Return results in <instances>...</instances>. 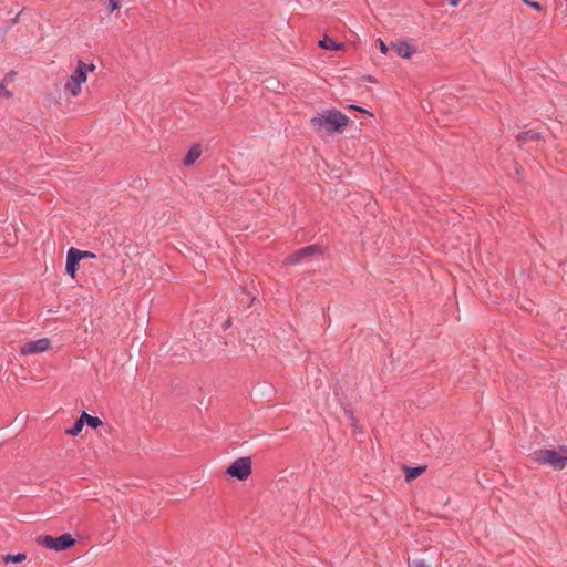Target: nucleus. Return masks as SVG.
<instances>
[{"mask_svg": "<svg viewBox=\"0 0 567 567\" xmlns=\"http://www.w3.org/2000/svg\"><path fill=\"white\" fill-rule=\"evenodd\" d=\"M350 123V118L336 109L327 110L311 117L310 125L316 132L329 134L342 132Z\"/></svg>", "mask_w": 567, "mask_h": 567, "instance_id": "obj_1", "label": "nucleus"}, {"mask_svg": "<svg viewBox=\"0 0 567 567\" xmlns=\"http://www.w3.org/2000/svg\"><path fill=\"white\" fill-rule=\"evenodd\" d=\"M539 465H548L554 470H563L567 465V445L555 449H538L530 454Z\"/></svg>", "mask_w": 567, "mask_h": 567, "instance_id": "obj_2", "label": "nucleus"}, {"mask_svg": "<svg viewBox=\"0 0 567 567\" xmlns=\"http://www.w3.org/2000/svg\"><path fill=\"white\" fill-rule=\"evenodd\" d=\"M94 70V64L85 63L82 60H79L75 70L64 83V92L68 93L71 97L79 96L82 91V84L87 81V74Z\"/></svg>", "mask_w": 567, "mask_h": 567, "instance_id": "obj_3", "label": "nucleus"}, {"mask_svg": "<svg viewBox=\"0 0 567 567\" xmlns=\"http://www.w3.org/2000/svg\"><path fill=\"white\" fill-rule=\"evenodd\" d=\"M37 544L54 551H64L75 545V538L69 533L61 534L56 537L52 535H41L38 536Z\"/></svg>", "mask_w": 567, "mask_h": 567, "instance_id": "obj_4", "label": "nucleus"}, {"mask_svg": "<svg viewBox=\"0 0 567 567\" xmlns=\"http://www.w3.org/2000/svg\"><path fill=\"white\" fill-rule=\"evenodd\" d=\"M251 458L243 456L228 465L226 474L238 481H246L251 475Z\"/></svg>", "mask_w": 567, "mask_h": 567, "instance_id": "obj_5", "label": "nucleus"}, {"mask_svg": "<svg viewBox=\"0 0 567 567\" xmlns=\"http://www.w3.org/2000/svg\"><path fill=\"white\" fill-rule=\"evenodd\" d=\"M51 350H52V348H51L50 340L47 338H43V339H40L37 341L27 342L21 349V354H33L37 352H45V351H51Z\"/></svg>", "mask_w": 567, "mask_h": 567, "instance_id": "obj_6", "label": "nucleus"}, {"mask_svg": "<svg viewBox=\"0 0 567 567\" xmlns=\"http://www.w3.org/2000/svg\"><path fill=\"white\" fill-rule=\"evenodd\" d=\"M81 261V250L76 248H70L66 254V266L65 270L72 278L75 277L79 262Z\"/></svg>", "mask_w": 567, "mask_h": 567, "instance_id": "obj_7", "label": "nucleus"}, {"mask_svg": "<svg viewBox=\"0 0 567 567\" xmlns=\"http://www.w3.org/2000/svg\"><path fill=\"white\" fill-rule=\"evenodd\" d=\"M427 468V465L409 466L403 465L402 471L404 473L405 482L410 483L422 475Z\"/></svg>", "mask_w": 567, "mask_h": 567, "instance_id": "obj_8", "label": "nucleus"}, {"mask_svg": "<svg viewBox=\"0 0 567 567\" xmlns=\"http://www.w3.org/2000/svg\"><path fill=\"white\" fill-rule=\"evenodd\" d=\"M317 250H318V248L316 246L305 247V248L298 250L297 252L290 255L289 257H287V262L291 264V265L299 264L301 261V259L315 254Z\"/></svg>", "mask_w": 567, "mask_h": 567, "instance_id": "obj_9", "label": "nucleus"}, {"mask_svg": "<svg viewBox=\"0 0 567 567\" xmlns=\"http://www.w3.org/2000/svg\"><path fill=\"white\" fill-rule=\"evenodd\" d=\"M392 49L404 59H410L416 52V49L408 42L393 43Z\"/></svg>", "mask_w": 567, "mask_h": 567, "instance_id": "obj_10", "label": "nucleus"}, {"mask_svg": "<svg viewBox=\"0 0 567 567\" xmlns=\"http://www.w3.org/2000/svg\"><path fill=\"white\" fill-rule=\"evenodd\" d=\"M332 391L338 404H340L342 409L350 405L348 395L344 393L343 388L339 381L333 384Z\"/></svg>", "mask_w": 567, "mask_h": 567, "instance_id": "obj_11", "label": "nucleus"}, {"mask_svg": "<svg viewBox=\"0 0 567 567\" xmlns=\"http://www.w3.org/2000/svg\"><path fill=\"white\" fill-rule=\"evenodd\" d=\"M80 417L83 421V423L86 424L91 429L95 430V429L100 427L101 425H103V422L100 417L90 415L84 411L81 413Z\"/></svg>", "mask_w": 567, "mask_h": 567, "instance_id": "obj_12", "label": "nucleus"}, {"mask_svg": "<svg viewBox=\"0 0 567 567\" xmlns=\"http://www.w3.org/2000/svg\"><path fill=\"white\" fill-rule=\"evenodd\" d=\"M200 154L202 150L199 145L192 146L184 158V164L186 166L194 164L199 158Z\"/></svg>", "mask_w": 567, "mask_h": 567, "instance_id": "obj_13", "label": "nucleus"}, {"mask_svg": "<svg viewBox=\"0 0 567 567\" xmlns=\"http://www.w3.org/2000/svg\"><path fill=\"white\" fill-rule=\"evenodd\" d=\"M319 47L324 50H342L343 49L342 43H338L327 35H324L323 39L319 41Z\"/></svg>", "mask_w": 567, "mask_h": 567, "instance_id": "obj_14", "label": "nucleus"}, {"mask_svg": "<svg viewBox=\"0 0 567 567\" xmlns=\"http://www.w3.org/2000/svg\"><path fill=\"white\" fill-rule=\"evenodd\" d=\"M346 416L348 417L349 422H350V425L359 433L362 432V427L359 425V421L358 419L354 416V413L351 409V406H344V409H342Z\"/></svg>", "mask_w": 567, "mask_h": 567, "instance_id": "obj_15", "label": "nucleus"}, {"mask_svg": "<svg viewBox=\"0 0 567 567\" xmlns=\"http://www.w3.org/2000/svg\"><path fill=\"white\" fill-rule=\"evenodd\" d=\"M83 426H84V423L83 421L81 420V417L79 416L74 423L72 424L71 427L66 429L65 430V433L68 435H71V436H76L81 433V431L83 430Z\"/></svg>", "mask_w": 567, "mask_h": 567, "instance_id": "obj_16", "label": "nucleus"}, {"mask_svg": "<svg viewBox=\"0 0 567 567\" xmlns=\"http://www.w3.org/2000/svg\"><path fill=\"white\" fill-rule=\"evenodd\" d=\"M25 559H27L25 553L7 554L6 556H3L4 564H9V563L19 564V563L24 561Z\"/></svg>", "mask_w": 567, "mask_h": 567, "instance_id": "obj_17", "label": "nucleus"}, {"mask_svg": "<svg viewBox=\"0 0 567 567\" xmlns=\"http://www.w3.org/2000/svg\"><path fill=\"white\" fill-rule=\"evenodd\" d=\"M0 96L7 97V99L12 96V92L7 90V83H4V82H0Z\"/></svg>", "mask_w": 567, "mask_h": 567, "instance_id": "obj_18", "label": "nucleus"}, {"mask_svg": "<svg viewBox=\"0 0 567 567\" xmlns=\"http://www.w3.org/2000/svg\"><path fill=\"white\" fill-rule=\"evenodd\" d=\"M410 567H431V566L427 565L423 559H414L410 564Z\"/></svg>", "mask_w": 567, "mask_h": 567, "instance_id": "obj_19", "label": "nucleus"}, {"mask_svg": "<svg viewBox=\"0 0 567 567\" xmlns=\"http://www.w3.org/2000/svg\"><path fill=\"white\" fill-rule=\"evenodd\" d=\"M120 0H110L109 1V9L111 12H114L120 9Z\"/></svg>", "mask_w": 567, "mask_h": 567, "instance_id": "obj_20", "label": "nucleus"}, {"mask_svg": "<svg viewBox=\"0 0 567 567\" xmlns=\"http://www.w3.org/2000/svg\"><path fill=\"white\" fill-rule=\"evenodd\" d=\"M523 2H524V3H526L527 6H529V7L534 8V9H536V10H540V8H542V7H540V4H539V2H537V1L523 0Z\"/></svg>", "mask_w": 567, "mask_h": 567, "instance_id": "obj_21", "label": "nucleus"}, {"mask_svg": "<svg viewBox=\"0 0 567 567\" xmlns=\"http://www.w3.org/2000/svg\"><path fill=\"white\" fill-rule=\"evenodd\" d=\"M8 432V426L0 429V447L6 443V439L2 437V434Z\"/></svg>", "mask_w": 567, "mask_h": 567, "instance_id": "obj_22", "label": "nucleus"}, {"mask_svg": "<svg viewBox=\"0 0 567 567\" xmlns=\"http://www.w3.org/2000/svg\"><path fill=\"white\" fill-rule=\"evenodd\" d=\"M14 73H9L4 76V79L1 81V82H4V83H9V82H12L14 80Z\"/></svg>", "mask_w": 567, "mask_h": 567, "instance_id": "obj_23", "label": "nucleus"}, {"mask_svg": "<svg viewBox=\"0 0 567 567\" xmlns=\"http://www.w3.org/2000/svg\"><path fill=\"white\" fill-rule=\"evenodd\" d=\"M93 257H95V255L93 252L81 250V260L83 258H93Z\"/></svg>", "mask_w": 567, "mask_h": 567, "instance_id": "obj_24", "label": "nucleus"}, {"mask_svg": "<svg viewBox=\"0 0 567 567\" xmlns=\"http://www.w3.org/2000/svg\"><path fill=\"white\" fill-rule=\"evenodd\" d=\"M535 136H536L535 134L528 132V133H524L523 135H520L519 140L525 141V140H528V138H534Z\"/></svg>", "mask_w": 567, "mask_h": 567, "instance_id": "obj_25", "label": "nucleus"}, {"mask_svg": "<svg viewBox=\"0 0 567 567\" xmlns=\"http://www.w3.org/2000/svg\"><path fill=\"white\" fill-rule=\"evenodd\" d=\"M379 47L382 53L385 54L388 52V47L382 40H379Z\"/></svg>", "mask_w": 567, "mask_h": 567, "instance_id": "obj_26", "label": "nucleus"}, {"mask_svg": "<svg viewBox=\"0 0 567 567\" xmlns=\"http://www.w3.org/2000/svg\"><path fill=\"white\" fill-rule=\"evenodd\" d=\"M348 109L357 110V111H360V112L368 113V111H367V110H364V109H362V107H359V106H355V105H353V104L348 105Z\"/></svg>", "mask_w": 567, "mask_h": 567, "instance_id": "obj_27", "label": "nucleus"}, {"mask_svg": "<svg viewBox=\"0 0 567 567\" xmlns=\"http://www.w3.org/2000/svg\"><path fill=\"white\" fill-rule=\"evenodd\" d=\"M452 7H456L458 6V3L461 2V0H446Z\"/></svg>", "mask_w": 567, "mask_h": 567, "instance_id": "obj_28", "label": "nucleus"}, {"mask_svg": "<svg viewBox=\"0 0 567 567\" xmlns=\"http://www.w3.org/2000/svg\"><path fill=\"white\" fill-rule=\"evenodd\" d=\"M394 362H395L394 357H391L390 367H389L391 371L394 370Z\"/></svg>", "mask_w": 567, "mask_h": 567, "instance_id": "obj_29", "label": "nucleus"}, {"mask_svg": "<svg viewBox=\"0 0 567 567\" xmlns=\"http://www.w3.org/2000/svg\"><path fill=\"white\" fill-rule=\"evenodd\" d=\"M130 367H131V369H134L135 371L137 370V365L134 362H131Z\"/></svg>", "mask_w": 567, "mask_h": 567, "instance_id": "obj_30", "label": "nucleus"}, {"mask_svg": "<svg viewBox=\"0 0 567 567\" xmlns=\"http://www.w3.org/2000/svg\"><path fill=\"white\" fill-rule=\"evenodd\" d=\"M230 324H231L230 319H227V320L225 321V327L227 328V327H229Z\"/></svg>", "mask_w": 567, "mask_h": 567, "instance_id": "obj_31", "label": "nucleus"}, {"mask_svg": "<svg viewBox=\"0 0 567 567\" xmlns=\"http://www.w3.org/2000/svg\"><path fill=\"white\" fill-rule=\"evenodd\" d=\"M14 422H16V423L22 422V419L20 420V417H19V416H17V417H14Z\"/></svg>", "mask_w": 567, "mask_h": 567, "instance_id": "obj_32", "label": "nucleus"}, {"mask_svg": "<svg viewBox=\"0 0 567 567\" xmlns=\"http://www.w3.org/2000/svg\"><path fill=\"white\" fill-rule=\"evenodd\" d=\"M19 21V14L13 19V23H17Z\"/></svg>", "mask_w": 567, "mask_h": 567, "instance_id": "obj_33", "label": "nucleus"}, {"mask_svg": "<svg viewBox=\"0 0 567 567\" xmlns=\"http://www.w3.org/2000/svg\"><path fill=\"white\" fill-rule=\"evenodd\" d=\"M10 373L11 374H17V372L13 369L10 371Z\"/></svg>", "mask_w": 567, "mask_h": 567, "instance_id": "obj_34", "label": "nucleus"}]
</instances>
